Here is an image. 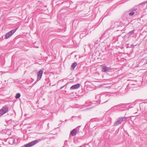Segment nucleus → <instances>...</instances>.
<instances>
[{
	"label": "nucleus",
	"instance_id": "obj_18",
	"mask_svg": "<svg viewBox=\"0 0 147 147\" xmlns=\"http://www.w3.org/2000/svg\"><path fill=\"white\" fill-rule=\"evenodd\" d=\"M67 141H65V142H64V145H67Z\"/></svg>",
	"mask_w": 147,
	"mask_h": 147
},
{
	"label": "nucleus",
	"instance_id": "obj_22",
	"mask_svg": "<svg viewBox=\"0 0 147 147\" xmlns=\"http://www.w3.org/2000/svg\"><path fill=\"white\" fill-rule=\"evenodd\" d=\"M60 124H59L58 125V126H60L61 125H60Z\"/></svg>",
	"mask_w": 147,
	"mask_h": 147
},
{
	"label": "nucleus",
	"instance_id": "obj_19",
	"mask_svg": "<svg viewBox=\"0 0 147 147\" xmlns=\"http://www.w3.org/2000/svg\"><path fill=\"white\" fill-rule=\"evenodd\" d=\"M65 86V85H64L62 87H61L60 88V89H62Z\"/></svg>",
	"mask_w": 147,
	"mask_h": 147
},
{
	"label": "nucleus",
	"instance_id": "obj_21",
	"mask_svg": "<svg viewBox=\"0 0 147 147\" xmlns=\"http://www.w3.org/2000/svg\"><path fill=\"white\" fill-rule=\"evenodd\" d=\"M15 139H13V143H14V142H15Z\"/></svg>",
	"mask_w": 147,
	"mask_h": 147
},
{
	"label": "nucleus",
	"instance_id": "obj_3",
	"mask_svg": "<svg viewBox=\"0 0 147 147\" xmlns=\"http://www.w3.org/2000/svg\"><path fill=\"white\" fill-rule=\"evenodd\" d=\"M18 28H16L6 33L5 37V39H7L10 37L17 30Z\"/></svg>",
	"mask_w": 147,
	"mask_h": 147
},
{
	"label": "nucleus",
	"instance_id": "obj_2",
	"mask_svg": "<svg viewBox=\"0 0 147 147\" xmlns=\"http://www.w3.org/2000/svg\"><path fill=\"white\" fill-rule=\"evenodd\" d=\"M128 118V117H122L118 118L117 120L114 123V125L117 126L119 125L120 124L122 121L126 120Z\"/></svg>",
	"mask_w": 147,
	"mask_h": 147
},
{
	"label": "nucleus",
	"instance_id": "obj_11",
	"mask_svg": "<svg viewBox=\"0 0 147 147\" xmlns=\"http://www.w3.org/2000/svg\"><path fill=\"white\" fill-rule=\"evenodd\" d=\"M135 30H132L131 31H130L129 32H128L127 34V36L129 37L131 36L132 34H134V32Z\"/></svg>",
	"mask_w": 147,
	"mask_h": 147
},
{
	"label": "nucleus",
	"instance_id": "obj_23",
	"mask_svg": "<svg viewBox=\"0 0 147 147\" xmlns=\"http://www.w3.org/2000/svg\"><path fill=\"white\" fill-rule=\"evenodd\" d=\"M49 123H48V125H49Z\"/></svg>",
	"mask_w": 147,
	"mask_h": 147
},
{
	"label": "nucleus",
	"instance_id": "obj_16",
	"mask_svg": "<svg viewBox=\"0 0 147 147\" xmlns=\"http://www.w3.org/2000/svg\"><path fill=\"white\" fill-rule=\"evenodd\" d=\"M98 41H97L95 42V44L94 45V47H96V44H98Z\"/></svg>",
	"mask_w": 147,
	"mask_h": 147
},
{
	"label": "nucleus",
	"instance_id": "obj_14",
	"mask_svg": "<svg viewBox=\"0 0 147 147\" xmlns=\"http://www.w3.org/2000/svg\"><path fill=\"white\" fill-rule=\"evenodd\" d=\"M137 10V8L136 7H133L131 10L132 11L135 12Z\"/></svg>",
	"mask_w": 147,
	"mask_h": 147
},
{
	"label": "nucleus",
	"instance_id": "obj_1",
	"mask_svg": "<svg viewBox=\"0 0 147 147\" xmlns=\"http://www.w3.org/2000/svg\"><path fill=\"white\" fill-rule=\"evenodd\" d=\"M43 138H42L39 139L38 140H35L34 141H32L29 143L24 145V146H21V147H31L36 143L42 140Z\"/></svg>",
	"mask_w": 147,
	"mask_h": 147
},
{
	"label": "nucleus",
	"instance_id": "obj_9",
	"mask_svg": "<svg viewBox=\"0 0 147 147\" xmlns=\"http://www.w3.org/2000/svg\"><path fill=\"white\" fill-rule=\"evenodd\" d=\"M110 70L109 68L105 66H103L102 68V71L103 72H105L108 71Z\"/></svg>",
	"mask_w": 147,
	"mask_h": 147
},
{
	"label": "nucleus",
	"instance_id": "obj_17",
	"mask_svg": "<svg viewBox=\"0 0 147 147\" xmlns=\"http://www.w3.org/2000/svg\"><path fill=\"white\" fill-rule=\"evenodd\" d=\"M38 81H37V80L36 81H35V82L33 83V85H34V84H35L37 82H38Z\"/></svg>",
	"mask_w": 147,
	"mask_h": 147
},
{
	"label": "nucleus",
	"instance_id": "obj_7",
	"mask_svg": "<svg viewBox=\"0 0 147 147\" xmlns=\"http://www.w3.org/2000/svg\"><path fill=\"white\" fill-rule=\"evenodd\" d=\"M80 127V126H78L77 128L72 130L70 132V134L73 136H75L77 132V129H78V128Z\"/></svg>",
	"mask_w": 147,
	"mask_h": 147
},
{
	"label": "nucleus",
	"instance_id": "obj_5",
	"mask_svg": "<svg viewBox=\"0 0 147 147\" xmlns=\"http://www.w3.org/2000/svg\"><path fill=\"white\" fill-rule=\"evenodd\" d=\"M44 71V69H41L37 73V81L40 80Z\"/></svg>",
	"mask_w": 147,
	"mask_h": 147
},
{
	"label": "nucleus",
	"instance_id": "obj_12",
	"mask_svg": "<svg viewBox=\"0 0 147 147\" xmlns=\"http://www.w3.org/2000/svg\"><path fill=\"white\" fill-rule=\"evenodd\" d=\"M129 11H130V12L128 14L129 16H132L135 13V12L132 11L131 10H129Z\"/></svg>",
	"mask_w": 147,
	"mask_h": 147
},
{
	"label": "nucleus",
	"instance_id": "obj_24",
	"mask_svg": "<svg viewBox=\"0 0 147 147\" xmlns=\"http://www.w3.org/2000/svg\"><path fill=\"white\" fill-rule=\"evenodd\" d=\"M107 102V101H105V102Z\"/></svg>",
	"mask_w": 147,
	"mask_h": 147
},
{
	"label": "nucleus",
	"instance_id": "obj_8",
	"mask_svg": "<svg viewBox=\"0 0 147 147\" xmlns=\"http://www.w3.org/2000/svg\"><path fill=\"white\" fill-rule=\"evenodd\" d=\"M80 85L79 84H78L75 85H73L70 87V89L73 90L78 88H79Z\"/></svg>",
	"mask_w": 147,
	"mask_h": 147
},
{
	"label": "nucleus",
	"instance_id": "obj_4",
	"mask_svg": "<svg viewBox=\"0 0 147 147\" xmlns=\"http://www.w3.org/2000/svg\"><path fill=\"white\" fill-rule=\"evenodd\" d=\"M8 108L7 105H5L0 110V115H2L8 111Z\"/></svg>",
	"mask_w": 147,
	"mask_h": 147
},
{
	"label": "nucleus",
	"instance_id": "obj_20",
	"mask_svg": "<svg viewBox=\"0 0 147 147\" xmlns=\"http://www.w3.org/2000/svg\"><path fill=\"white\" fill-rule=\"evenodd\" d=\"M94 119H96V120H94L95 121H97V120H98V119H97V118H94Z\"/></svg>",
	"mask_w": 147,
	"mask_h": 147
},
{
	"label": "nucleus",
	"instance_id": "obj_6",
	"mask_svg": "<svg viewBox=\"0 0 147 147\" xmlns=\"http://www.w3.org/2000/svg\"><path fill=\"white\" fill-rule=\"evenodd\" d=\"M112 33V32L111 31V30L110 29H107L105 32H104V33L100 37L102 38L105 35L106 36L110 35Z\"/></svg>",
	"mask_w": 147,
	"mask_h": 147
},
{
	"label": "nucleus",
	"instance_id": "obj_13",
	"mask_svg": "<svg viewBox=\"0 0 147 147\" xmlns=\"http://www.w3.org/2000/svg\"><path fill=\"white\" fill-rule=\"evenodd\" d=\"M20 93H18L16 94L15 97L16 99H18L20 98Z\"/></svg>",
	"mask_w": 147,
	"mask_h": 147
},
{
	"label": "nucleus",
	"instance_id": "obj_10",
	"mask_svg": "<svg viewBox=\"0 0 147 147\" xmlns=\"http://www.w3.org/2000/svg\"><path fill=\"white\" fill-rule=\"evenodd\" d=\"M77 63L76 62L73 63L71 66V69L72 70H73L74 69L75 67L77 65Z\"/></svg>",
	"mask_w": 147,
	"mask_h": 147
},
{
	"label": "nucleus",
	"instance_id": "obj_15",
	"mask_svg": "<svg viewBox=\"0 0 147 147\" xmlns=\"http://www.w3.org/2000/svg\"><path fill=\"white\" fill-rule=\"evenodd\" d=\"M147 3V1H144V2L142 3H141L140 4V5H144L145 4Z\"/></svg>",
	"mask_w": 147,
	"mask_h": 147
},
{
	"label": "nucleus",
	"instance_id": "obj_25",
	"mask_svg": "<svg viewBox=\"0 0 147 147\" xmlns=\"http://www.w3.org/2000/svg\"><path fill=\"white\" fill-rule=\"evenodd\" d=\"M55 0H53V1H54Z\"/></svg>",
	"mask_w": 147,
	"mask_h": 147
}]
</instances>
